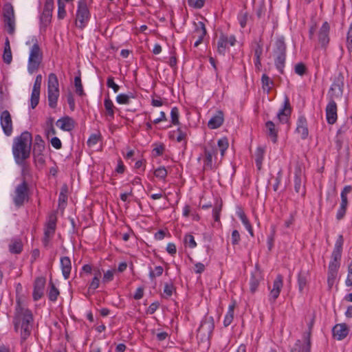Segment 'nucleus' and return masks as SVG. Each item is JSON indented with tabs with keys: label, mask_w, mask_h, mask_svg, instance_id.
<instances>
[{
	"label": "nucleus",
	"mask_w": 352,
	"mask_h": 352,
	"mask_svg": "<svg viewBox=\"0 0 352 352\" xmlns=\"http://www.w3.org/2000/svg\"><path fill=\"white\" fill-rule=\"evenodd\" d=\"M32 144V136L28 131H23L14 139L12 153L16 163H21L30 157Z\"/></svg>",
	"instance_id": "f257e3e1"
},
{
	"label": "nucleus",
	"mask_w": 352,
	"mask_h": 352,
	"mask_svg": "<svg viewBox=\"0 0 352 352\" xmlns=\"http://www.w3.org/2000/svg\"><path fill=\"white\" fill-rule=\"evenodd\" d=\"M58 97V80L56 75L51 73L49 74L47 82V100L50 108L54 109L56 107Z\"/></svg>",
	"instance_id": "f03ea898"
},
{
	"label": "nucleus",
	"mask_w": 352,
	"mask_h": 352,
	"mask_svg": "<svg viewBox=\"0 0 352 352\" xmlns=\"http://www.w3.org/2000/svg\"><path fill=\"white\" fill-rule=\"evenodd\" d=\"M214 329V322L212 316H206L201 322L197 329V336L201 341L209 340Z\"/></svg>",
	"instance_id": "7ed1b4c3"
},
{
	"label": "nucleus",
	"mask_w": 352,
	"mask_h": 352,
	"mask_svg": "<svg viewBox=\"0 0 352 352\" xmlns=\"http://www.w3.org/2000/svg\"><path fill=\"white\" fill-rule=\"evenodd\" d=\"M43 54L38 44L37 41L33 44L28 59V69L30 74H33L38 70L42 61Z\"/></svg>",
	"instance_id": "20e7f679"
},
{
	"label": "nucleus",
	"mask_w": 352,
	"mask_h": 352,
	"mask_svg": "<svg viewBox=\"0 0 352 352\" xmlns=\"http://www.w3.org/2000/svg\"><path fill=\"white\" fill-rule=\"evenodd\" d=\"M89 18L90 12L86 0H80L76 11V25L81 30L83 29L87 25Z\"/></svg>",
	"instance_id": "39448f33"
},
{
	"label": "nucleus",
	"mask_w": 352,
	"mask_h": 352,
	"mask_svg": "<svg viewBox=\"0 0 352 352\" xmlns=\"http://www.w3.org/2000/svg\"><path fill=\"white\" fill-rule=\"evenodd\" d=\"M33 322V316L32 311L28 309L21 307L19 301H17L16 308V315L14 317V328L17 331L19 325L24 324H30Z\"/></svg>",
	"instance_id": "423d86ee"
},
{
	"label": "nucleus",
	"mask_w": 352,
	"mask_h": 352,
	"mask_svg": "<svg viewBox=\"0 0 352 352\" xmlns=\"http://www.w3.org/2000/svg\"><path fill=\"white\" fill-rule=\"evenodd\" d=\"M28 184L25 180H23L21 184L16 186L13 196V201L17 208L21 207L28 201Z\"/></svg>",
	"instance_id": "0eeeda50"
},
{
	"label": "nucleus",
	"mask_w": 352,
	"mask_h": 352,
	"mask_svg": "<svg viewBox=\"0 0 352 352\" xmlns=\"http://www.w3.org/2000/svg\"><path fill=\"white\" fill-rule=\"evenodd\" d=\"M3 21L7 32L13 35L15 31V19L13 6L11 3H6L3 8Z\"/></svg>",
	"instance_id": "6e6552de"
},
{
	"label": "nucleus",
	"mask_w": 352,
	"mask_h": 352,
	"mask_svg": "<svg viewBox=\"0 0 352 352\" xmlns=\"http://www.w3.org/2000/svg\"><path fill=\"white\" fill-rule=\"evenodd\" d=\"M294 190L296 192L300 194L302 197L305 195V187L304 182L303 168L299 164H297L294 171Z\"/></svg>",
	"instance_id": "1a4fd4ad"
},
{
	"label": "nucleus",
	"mask_w": 352,
	"mask_h": 352,
	"mask_svg": "<svg viewBox=\"0 0 352 352\" xmlns=\"http://www.w3.org/2000/svg\"><path fill=\"white\" fill-rule=\"evenodd\" d=\"M344 87V76L341 73H339L333 80V82L330 87L329 94L330 99L338 98L342 96Z\"/></svg>",
	"instance_id": "9d476101"
},
{
	"label": "nucleus",
	"mask_w": 352,
	"mask_h": 352,
	"mask_svg": "<svg viewBox=\"0 0 352 352\" xmlns=\"http://www.w3.org/2000/svg\"><path fill=\"white\" fill-rule=\"evenodd\" d=\"M195 30L192 32L191 38L195 39L194 47H198L203 41L204 38L207 34L206 25L204 22L199 21L194 23Z\"/></svg>",
	"instance_id": "9b49d317"
},
{
	"label": "nucleus",
	"mask_w": 352,
	"mask_h": 352,
	"mask_svg": "<svg viewBox=\"0 0 352 352\" xmlns=\"http://www.w3.org/2000/svg\"><path fill=\"white\" fill-rule=\"evenodd\" d=\"M53 10L54 0H46L44 4L42 14L40 18L41 23L44 26H47L51 23Z\"/></svg>",
	"instance_id": "f8f14e48"
},
{
	"label": "nucleus",
	"mask_w": 352,
	"mask_h": 352,
	"mask_svg": "<svg viewBox=\"0 0 352 352\" xmlns=\"http://www.w3.org/2000/svg\"><path fill=\"white\" fill-rule=\"evenodd\" d=\"M41 82L42 76L38 74L36 77L31 94L30 104L32 109H34L39 102Z\"/></svg>",
	"instance_id": "ddd939ff"
},
{
	"label": "nucleus",
	"mask_w": 352,
	"mask_h": 352,
	"mask_svg": "<svg viewBox=\"0 0 352 352\" xmlns=\"http://www.w3.org/2000/svg\"><path fill=\"white\" fill-rule=\"evenodd\" d=\"M1 126L4 133L7 136H10L12 133V121L10 112L4 110L0 116Z\"/></svg>",
	"instance_id": "4468645a"
},
{
	"label": "nucleus",
	"mask_w": 352,
	"mask_h": 352,
	"mask_svg": "<svg viewBox=\"0 0 352 352\" xmlns=\"http://www.w3.org/2000/svg\"><path fill=\"white\" fill-rule=\"evenodd\" d=\"M283 286V277L281 274H278L274 280L273 287L270 289L269 300L274 303L279 296L280 291Z\"/></svg>",
	"instance_id": "2eb2a0df"
},
{
	"label": "nucleus",
	"mask_w": 352,
	"mask_h": 352,
	"mask_svg": "<svg viewBox=\"0 0 352 352\" xmlns=\"http://www.w3.org/2000/svg\"><path fill=\"white\" fill-rule=\"evenodd\" d=\"M218 148L214 144L210 143L204 149L205 160L204 168L212 169V157L217 153Z\"/></svg>",
	"instance_id": "dca6fc26"
},
{
	"label": "nucleus",
	"mask_w": 352,
	"mask_h": 352,
	"mask_svg": "<svg viewBox=\"0 0 352 352\" xmlns=\"http://www.w3.org/2000/svg\"><path fill=\"white\" fill-rule=\"evenodd\" d=\"M326 118L327 123L333 124L337 121V104L334 100L330 99L329 103L326 107Z\"/></svg>",
	"instance_id": "f3484780"
},
{
	"label": "nucleus",
	"mask_w": 352,
	"mask_h": 352,
	"mask_svg": "<svg viewBox=\"0 0 352 352\" xmlns=\"http://www.w3.org/2000/svg\"><path fill=\"white\" fill-rule=\"evenodd\" d=\"M292 113V107L289 98L286 96L284 100V104L282 109L277 113V118L280 123H286L288 122Z\"/></svg>",
	"instance_id": "a211bd4d"
},
{
	"label": "nucleus",
	"mask_w": 352,
	"mask_h": 352,
	"mask_svg": "<svg viewBox=\"0 0 352 352\" xmlns=\"http://www.w3.org/2000/svg\"><path fill=\"white\" fill-rule=\"evenodd\" d=\"M329 24L324 22L318 32V42L322 47H326L329 43Z\"/></svg>",
	"instance_id": "6ab92c4d"
},
{
	"label": "nucleus",
	"mask_w": 352,
	"mask_h": 352,
	"mask_svg": "<svg viewBox=\"0 0 352 352\" xmlns=\"http://www.w3.org/2000/svg\"><path fill=\"white\" fill-rule=\"evenodd\" d=\"M45 285V279L43 277H38L35 279L34 283L33 299L35 301L41 298L43 295V290Z\"/></svg>",
	"instance_id": "aec40b11"
},
{
	"label": "nucleus",
	"mask_w": 352,
	"mask_h": 352,
	"mask_svg": "<svg viewBox=\"0 0 352 352\" xmlns=\"http://www.w3.org/2000/svg\"><path fill=\"white\" fill-rule=\"evenodd\" d=\"M344 243V238L340 234L335 243L334 249L331 254V261L340 262L342 256V246Z\"/></svg>",
	"instance_id": "412c9836"
},
{
	"label": "nucleus",
	"mask_w": 352,
	"mask_h": 352,
	"mask_svg": "<svg viewBox=\"0 0 352 352\" xmlns=\"http://www.w3.org/2000/svg\"><path fill=\"white\" fill-rule=\"evenodd\" d=\"M333 336L338 340L345 338L349 334V328L345 323L336 324L333 329Z\"/></svg>",
	"instance_id": "4be33fe9"
},
{
	"label": "nucleus",
	"mask_w": 352,
	"mask_h": 352,
	"mask_svg": "<svg viewBox=\"0 0 352 352\" xmlns=\"http://www.w3.org/2000/svg\"><path fill=\"white\" fill-rule=\"evenodd\" d=\"M296 125V132L300 135L302 139H306L309 135L306 118L303 116H299Z\"/></svg>",
	"instance_id": "5701e85b"
},
{
	"label": "nucleus",
	"mask_w": 352,
	"mask_h": 352,
	"mask_svg": "<svg viewBox=\"0 0 352 352\" xmlns=\"http://www.w3.org/2000/svg\"><path fill=\"white\" fill-rule=\"evenodd\" d=\"M56 125L63 131H70L74 128V121L72 118L65 116L58 119Z\"/></svg>",
	"instance_id": "b1692460"
},
{
	"label": "nucleus",
	"mask_w": 352,
	"mask_h": 352,
	"mask_svg": "<svg viewBox=\"0 0 352 352\" xmlns=\"http://www.w3.org/2000/svg\"><path fill=\"white\" fill-rule=\"evenodd\" d=\"M223 122V113L221 111H218L208 122V126L211 129L220 127Z\"/></svg>",
	"instance_id": "393cba45"
},
{
	"label": "nucleus",
	"mask_w": 352,
	"mask_h": 352,
	"mask_svg": "<svg viewBox=\"0 0 352 352\" xmlns=\"http://www.w3.org/2000/svg\"><path fill=\"white\" fill-rule=\"evenodd\" d=\"M60 267L65 279H68L72 270V263L68 256H63L60 258Z\"/></svg>",
	"instance_id": "a878e982"
},
{
	"label": "nucleus",
	"mask_w": 352,
	"mask_h": 352,
	"mask_svg": "<svg viewBox=\"0 0 352 352\" xmlns=\"http://www.w3.org/2000/svg\"><path fill=\"white\" fill-rule=\"evenodd\" d=\"M45 146V142L40 135L34 137V143L33 144L32 155L43 154Z\"/></svg>",
	"instance_id": "bb28decb"
},
{
	"label": "nucleus",
	"mask_w": 352,
	"mask_h": 352,
	"mask_svg": "<svg viewBox=\"0 0 352 352\" xmlns=\"http://www.w3.org/2000/svg\"><path fill=\"white\" fill-rule=\"evenodd\" d=\"M309 276V272L308 270H300L298 274V285L300 292H302L304 288L306 287L308 278Z\"/></svg>",
	"instance_id": "cd10ccee"
},
{
	"label": "nucleus",
	"mask_w": 352,
	"mask_h": 352,
	"mask_svg": "<svg viewBox=\"0 0 352 352\" xmlns=\"http://www.w3.org/2000/svg\"><path fill=\"white\" fill-rule=\"evenodd\" d=\"M265 129L267 135L272 139L274 143H276L278 138V130L275 124L272 121H267L265 123Z\"/></svg>",
	"instance_id": "c85d7f7f"
},
{
	"label": "nucleus",
	"mask_w": 352,
	"mask_h": 352,
	"mask_svg": "<svg viewBox=\"0 0 352 352\" xmlns=\"http://www.w3.org/2000/svg\"><path fill=\"white\" fill-rule=\"evenodd\" d=\"M104 106L106 111V115L108 117V120H113L114 118L115 110L116 108L115 107L112 100L110 99L109 96L104 98Z\"/></svg>",
	"instance_id": "c756f323"
},
{
	"label": "nucleus",
	"mask_w": 352,
	"mask_h": 352,
	"mask_svg": "<svg viewBox=\"0 0 352 352\" xmlns=\"http://www.w3.org/2000/svg\"><path fill=\"white\" fill-rule=\"evenodd\" d=\"M236 214L239 219L241 220L243 224L245 226V228L247 229L250 234L252 236H254L253 228L244 211L241 208H239L237 210Z\"/></svg>",
	"instance_id": "7c9ffc66"
},
{
	"label": "nucleus",
	"mask_w": 352,
	"mask_h": 352,
	"mask_svg": "<svg viewBox=\"0 0 352 352\" xmlns=\"http://www.w3.org/2000/svg\"><path fill=\"white\" fill-rule=\"evenodd\" d=\"M274 54H286V45L283 36L276 38L274 44Z\"/></svg>",
	"instance_id": "2f4dec72"
},
{
	"label": "nucleus",
	"mask_w": 352,
	"mask_h": 352,
	"mask_svg": "<svg viewBox=\"0 0 352 352\" xmlns=\"http://www.w3.org/2000/svg\"><path fill=\"white\" fill-rule=\"evenodd\" d=\"M228 47L227 36L224 34H221L219 38L217 41V52L220 54H225L226 50Z\"/></svg>",
	"instance_id": "473e14b6"
},
{
	"label": "nucleus",
	"mask_w": 352,
	"mask_h": 352,
	"mask_svg": "<svg viewBox=\"0 0 352 352\" xmlns=\"http://www.w3.org/2000/svg\"><path fill=\"white\" fill-rule=\"evenodd\" d=\"M235 308V303L233 302L231 305H229L228 310L225 316L224 320H223V325L224 327H227L233 321L234 319V310Z\"/></svg>",
	"instance_id": "72a5a7b5"
},
{
	"label": "nucleus",
	"mask_w": 352,
	"mask_h": 352,
	"mask_svg": "<svg viewBox=\"0 0 352 352\" xmlns=\"http://www.w3.org/2000/svg\"><path fill=\"white\" fill-rule=\"evenodd\" d=\"M276 56L275 58V65L277 69L281 73L283 74V69L285 67V59H286V54H274Z\"/></svg>",
	"instance_id": "f704fd0d"
},
{
	"label": "nucleus",
	"mask_w": 352,
	"mask_h": 352,
	"mask_svg": "<svg viewBox=\"0 0 352 352\" xmlns=\"http://www.w3.org/2000/svg\"><path fill=\"white\" fill-rule=\"evenodd\" d=\"M260 283V276L258 272H255L252 274L250 280V289L252 293H254Z\"/></svg>",
	"instance_id": "c9c22d12"
},
{
	"label": "nucleus",
	"mask_w": 352,
	"mask_h": 352,
	"mask_svg": "<svg viewBox=\"0 0 352 352\" xmlns=\"http://www.w3.org/2000/svg\"><path fill=\"white\" fill-rule=\"evenodd\" d=\"M9 250L12 254H19L23 250V243L20 239H16L9 245Z\"/></svg>",
	"instance_id": "e433bc0d"
},
{
	"label": "nucleus",
	"mask_w": 352,
	"mask_h": 352,
	"mask_svg": "<svg viewBox=\"0 0 352 352\" xmlns=\"http://www.w3.org/2000/svg\"><path fill=\"white\" fill-rule=\"evenodd\" d=\"M261 82L263 91L268 94L272 89V86L274 85V82L267 74H263L261 77Z\"/></svg>",
	"instance_id": "4c0bfd02"
},
{
	"label": "nucleus",
	"mask_w": 352,
	"mask_h": 352,
	"mask_svg": "<svg viewBox=\"0 0 352 352\" xmlns=\"http://www.w3.org/2000/svg\"><path fill=\"white\" fill-rule=\"evenodd\" d=\"M55 229L45 227L44 236L43 239V243L45 247H47L49 245L51 239L54 236L55 234Z\"/></svg>",
	"instance_id": "58836bf2"
},
{
	"label": "nucleus",
	"mask_w": 352,
	"mask_h": 352,
	"mask_svg": "<svg viewBox=\"0 0 352 352\" xmlns=\"http://www.w3.org/2000/svg\"><path fill=\"white\" fill-rule=\"evenodd\" d=\"M56 223H57V215L56 212L53 211L48 214L47 221L45 223V227L49 228L56 229Z\"/></svg>",
	"instance_id": "ea45409f"
},
{
	"label": "nucleus",
	"mask_w": 352,
	"mask_h": 352,
	"mask_svg": "<svg viewBox=\"0 0 352 352\" xmlns=\"http://www.w3.org/2000/svg\"><path fill=\"white\" fill-rule=\"evenodd\" d=\"M175 133H177V135L176 137V140L178 142H180L183 140H185L187 136L186 132L183 131L182 128L179 127L177 131H174L170 132V138L174 139L175 136Z\"/></svg>",
	"instance_id": "a19ab883"
},
{
	"label": "nucleus",
	"mask_w": 352,
	"mask_h": 352,
	"mask_svg": "<svg viewBox=\"0 0 352 352\" xmlns=\"http://www.w3.org/2000/svg\"><path fill=\"white\" fill-rule=\"evenodd\" d=\"M50 290L48 292V298L50 300L54 302L57 300L58 296H59V291L55 287L54 284L52 281H50Z\"/></svg>",
	"instance_id": "79ce46f5"
},
{
	"label": "nucleus",
	"mask_w": 352,
	"mask_h": 352,
	"mask_svg": "<svg viewBox=\"0 0 352 352\" xmlns=\"http://www.w3.org/2000/svg\"><path fill=\"white\" fill-rule=\"evenodd\" d=\"M101 276V273L98 269L94 270V277L93 278L91 282L89 284V288L93 290L96 289L99 287L100 283V278Z\"/></svg>",
	"instance_id": "37998d69"
},
{
	"label": "nucleus",
	"mask_w": 352,
	"mask_h": 352,
	"mask_svg": "<svg viewBox=\"0 0 352 352\" xmlns=\"http://www.w3.org/2000/svg\"><path fill=\"white\" fill-rule=\"evenodd\" d=\"M352 187L351 186H346L341 192V203L340 205L346 206L348 205V197L347 195L351 192Z\"/></svg>",
	"instance_id": "c03bdc74"
},
{
	"label": "nucleus",
	"mask_w": 352,
	"mask_h": 352,
	"mask_svg": "<svg viewBox=\"0 0 352 352\" xmlns=\"http://www.w3.org/2000/svg\"><path fill=\"white\" fill-rule=\"evenodd\" d=\"M74 85L76 87V93L80 96H84L85 93H84L83 87H82V81H81L80 74H79L78 76H76L74 78Z\"/></svg>",
	"instance_id": "a18cd8bd"
},
{
	"label": "nucleus",
	"mask_w": 352,
	"mask_h": 352,
	"mask_svg": "<svg viewBox=\"0 0 352 352\" xmlns=\"http://www.w3.org/2000/svg\"><path fill=\"white\" fill-rule=\"evenodd\" d=\"M21 336L22 340H25L31 334L32 331V323L21 324Z\"/></svg>",
	"instance_id": "49530a36"
},
{
	"label": "nucleus",
	"mask_w": 352,
	"mask_h": 352,
	"mask_svg": "<svg viewBox=\"0 0 352 352\" xmlns=\"http://www.w3.org/2000/svg\"><path fill=\"white\" fill-rule=\"evenodd\" d=\"M102 139L100 132L91 134L87 140V144L88 146L91 147L96 145Z\"/></svg>",
	"instance_id": "de8ad7c7"
},
{
	"label": "nucleus",
	"mask_w": 352,
	"mask_h": 352,
	"mask_svg": "<svg viewBox=\"0 0 352 352\" xmlns=\"http://www.w3.org/2000/svg\"><path fill=\"white\" fill-rule=\"evenodd\" d=\"M228 141L226 138H223L218 140L217 146L221 151V157L224 156L225 152L228 148Z\"/></svg>",
	"instance_id": "09e8293b"
},
{
	"label": "nucleus",
	"mask_w": 352,
	"mask_h": 352,
	"mask_svg": "<svg viewBox=\"0 0 352 352\" xmlns=\"http://www.w3.org/2000/svg\"><path fill=\"white\" fill-rule=\"evenodd\" d=\"M170 118H171V123L173 125H179V113L177 107H175L172 108L170 111Z\"/></svg>",
	"instance_id": "8fccbe9b"
},
{
	"label": "nucleus",
	"mask_w": 352,
	"mask_h": 352,
	"mask_svg": "<svg viewBox=\"0 0 352 352\" xmlns=\"http://www.w3.org/2000/svg\"><path fill=\"white\" fill-rule=\"evenodd\" d=\"M58 3V19H63L66 16L65 5L62 0H57Z\"/></svg>",
	"instance_id": "3c124183"
},
{
	"label": "nucleus",
	"mask_w": 352,
	"mask_h": 352,
	"mask_svg": "<svg viewBox=\"0 0 352 352\" xmlns=\"http://www.w3.org/2000/svg\"><path fill=\"white\" fill-rule=\"evenodd\" d=\"M294 71L296 74L302 76L307 73V69L303 63H298L295 65Z\"/></svg>",
	"instance_id": "603ef678"
},
{
	"label": "nucleus",
	"mask_w": 352,
	"mask_h": 352,
	"mask_svg": "<svg viewBox=\"0 0 352 352\" xmlns=\"http://www.w3.org/2000/svg\"><path fill=\"white\" fill-rule=\"evenodd\" d=\"M67 186H64L62 187L61 188V191L60 192V195H59V197H58V203H59V205L60 206L62 204H65L66 203L67 200Z\"/></svg>",
	"instance_id": "864d4df0"
},
{
	"label": "nucleus",
	"mask_w": 352,
	"mask_h": 352,
	"mask_svg": "<svg viewBox=\"0 0 352 352\" xmlns=\"http://www.w3.org/2000/svg\"><path fill=\"white\" fill-rule=\"evenodd\" d=\"M154 175L157 178L164 179L167 176V170L164 166H161L155 170Z\"/></svg>",
	"instance_id": "5fc2aeb1"
},
{
	"label": "nucleus",
	"mask_w": 352,
	"mask_h": 352,
	"mask_svg": "<svg viewBox=\"0 0 352 352\" xmlns=\"http://www.w3.org/2000/svg\"><path fill=\"white\" fill-rule=\"evenodd\" d=\"M116 101L120 104H128L130 102V96L126 94H120L117 96Z\"/></svg>",
	"instance_id": "6e6d98bb"
},
{
	"label": "nucleus",
	"mask_w": 352,
	"mask_h": 352,
	"mask_svg": "<svg viewBox=\"0 0 352 352\" xmlns=\"http://www.w3.org/2000/svg\"><path fill=\"white\" fill-rule=\"evenodd\" d=\"M222 204H217L212 210V216L215 221L218 222L220 220V212L221 211Z\"/></svg>",
	"instance_id": "4d7b16f0"
},
{
	"label": "nucleus",
	"mask_w": 352,
	"mask_h": 352,
	"mask_svg": "<svg viewBox=\"0 0 352 352\" xmlns=\"http://www.w3.org/2000/svg\"><path fill=\"white\" fill-rule=\"evenodd\" d=\"M164 272V269L162 266H156L154 270H151L149 272V277L151 279H154L156 276H160Z\"/></svg>",
	"instance_id": "13d9d810"
},
{
	"label": "nucleus",
	"mask_w": 352,
	"mask_h": 352,
	"mask_svg": "<svg viewBox=\"0 0 352 352\" xmlns=\"http://www.w3.org/2000/svg\"><path fill=\"white\" fill-rule=\"evenodd\" d=\"M175 290V287L172 283H165L164 287V294H165L166 297L171 296Z\"/></svg>",
	"instance_id": "bf43d9fd"
},
{
	"label": "nucleus",
	"mask_w": 352,
	"mask_h": 352,
	"mask_svg": "<svg viewBox=\"0 0 352 352\" xmlns=\"http://www.w3.org/2000/svg\"><path fill=\"white\" fill-rule=\"evenodd\" d=\"M184 242L190 248H194L197 246L195 238L192 234H186L184 237Z\"/></svg>",
	"instance_id": "052dcab7"
},
{
	"label": "nucleus",
	"mask_w": 352,
	"mask_h": 352,
	"mask_svg": "<svg viewBox=\"0 0 352 352\" xmlns=\"http://www.w3.org/2000/svg\"><path fill=\"white\" fill-rule=\"evenodd\" d=\"M238 19L241 28H244L247 24L248 14L246 12H241L238 16Z\"/></svg>",
	"instance_id": "680f3d73"
},
{
	"label": "nucleus",
	"mask_w": 352,
	"mask_h": 352,
	"mask_svg": "<svg viewBox=\"0 0 352 352\" xmlns=\"http://www.w3.org/2000/svg\"><path fill=\"white\" fill-rule=\"evenodd\" d=\"M107 85L108 87L113 89L115 93H117L120 89V86L114 82V78L112 76H109L107 80Z\"/></svg>",
	"instance_id": "e2e57ef3"
},
{
	"label": "nucleus",
	"mask_w": 352,
	"mask_h": 352,
	"mask_svg": "<svg viewBox=\"0 0 352 352\" xmlns=\"http://www.w3.org/2000/svg\"><path fill=\"white\" fill-rule=\"evenodd\" d=\"M338 272L328 271L327 283L329 287L331 289L336 279Z\"/></svg>",
	"instance_id": "0e129e2a"
},
{
	"label": "nucleus",
	"mask_w": 352,
	"mask_h": 352,
	"mask_svg": "<svg viewBox=\"0 0 352 352\" xmlns=\"http://www.w3.org/2000/svg\"><path fill=\"white\" fill-rule=\"evenodd\" d=\"M346 46L349 52H352V21L350 24L347 36H346Z\"/></svg>",
	"instance_id": "69168bd1"
},
{
	"label": "nucleus",
	"mask_w": 352,
	"mask_h": 352,
	"mask_svg": "<svg viewBox=\"0 0 352 352\" xmlns=\"http://www.w3.org/2000/svg\"><path fill=\"white\" fill-rule=\"evenodd\" d=\"M115 270H107L103 276L102 282L106 283H109L113 279Z\"/></svg>",
	"instance_id": "338daca9"
},
{
	"label": "nucleus",
	"mask_w": 352,
	"mask_h": 352,
	"mask_svg": "<svg viewBox=\"0 0 352 352\" xmlns=\"http://www.w3.org/2000/svg\"><path fill=\"white\" fill-rule=\"evenodd\" d=\"M3 60L5 63L10 64L12 60L11 50L4 49L3 54Z\"/></svg>",
	"instance_id": "774afa93"
}]
</instances>
